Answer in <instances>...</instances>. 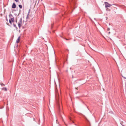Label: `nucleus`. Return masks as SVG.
I'll return each instance as SVG.
<instances>
[{
  "label": "nucleus",
  "instance_id": "obj_1",
  "mask_svg": "<svg viewBox=\"0 0 126 126\" xmlns=\"http://www.w3.org/2000/svg\"><path fill=\"white\" fill-rule=\"evenodd\" d=\"M22 19L21 18L19 20L18 23V26L19 29H20V28L21 26V24H22Z\"/></svg>",
  "mask_w": 126,
  "mask_h": 126
},
{
  "label": "nucleus",
  "instance_id": "obj_2",
  "mask_svg": "<svg viewBox=\"0 0 126 126\" xmlns=\"http://www.w3.org/2000/svg\"><path fill=\"white\" fill-rule=\"evenodd\" d=\"M105 7L106 8H107V7H110L112 5V4H110L107 2H105Z\"/></svg>",
  "mask_w": 126,
  "mask_h": 126
},
{
  "label": "nucleus",
  "instance_id": "obj_3",
  "mask_svg": "<svg viewBox=\"0 0 126 126\" xmlns=\"http://www.w3.org/2000/svg\"><path fill=\"white\" fill-rule=\"evenodd\" d=\"M9 16L10 18H11V17H13V18H11L10 19L12 21V22H14L15 21L14 18V17H13V15L11 14H10L9 15Z\"/></svg>",
  "mask_w": 126,
  "mask_h": 126
},
{
  "label": "nucleus",
  "instance_id": "obj_4",
  "mask_svg": "<svg viewBox=\"0 0 126 126\" xmlns=\"http://www.w3.org/2000/svg\"><path fill=\"white\" fill-rule=\"evenodd\" d=\"M85 119L86 120V121L87 122L88 126H91L90 122L88 119L86 118V117H85Z\"/></svg>",
  "mask_w": 126,
  "mask_h": 126
},
{
  "label": "nucleus",
  "instance_id": "obj_5",
  "mask_svg": "<svg viewBox=\"0 0 126 126\" xmlns=\"http://www.w3.org/2000/svg\"><path fill=\"white\" fill-rule=\"evenodd\" d=\"M16 7V5L14 3H13L12 6V8H15Z\"/></svg>",
  "mask_w": 126,
  "mask_h": 126
},
{
  "label": "nucleus",
  "instance_id": "obj_6",
  "mask_svg": "<svg viewBox=\"0 0 126 126\" xmlns=\"http://www.w3.org/2000/svg\"><path fill=\"white\" fill-rule=\"evenodd\" d=\"M20 36H19L18 37L17 39V40H16V43H19V41L20 40Z\"/></svg>",
  "mask_w": 126,
  "mask_h": 126
},
{
  "label": "nucleus",
  "instance_id": "obj_7",
  "mask_svg": "<svg viewBox=\"0 0 126 126\" xmlns=\"http://www.w3.org/2000/svg\"><path fill=\"white\" fill-rule=\"evenodd\" d=\"M2 90L5 91H7V89L6 87H4L2 89Z\"/></svg>",
  "mask_w": 126,
  "mask_h": 126
},
{
  "label": "nucleus",
  "instance_id": "obj_8",
  "mask_svg": "<svg viewBox=\"0 0 126 126\" xmlns=\"http://www.w3.org/2000/svg\"><path fill=\"white\" fill-rule=\"evenodd\" d=\"M13 26H14L15 27L16 29H17V27L16 26V25L15 24H14V23L13 24Z\"/></svg>",
  "mask_w": 126,
  "mask_h": 126
},
{
  "label": "nucleus",
  "instance_id": "obj_9",
  "mask_svg": "<svg viewBox=\"0 0 126 126\" xmlns=\"http://www.w3.org/2000/svg\"><path fill=\"white\" fill-rule=\"evenodd\" d=\"M29 14H28L27 15V17H26V19H29Z\"/></svg>",
  "mask_w": 126,
  "mask_h": 126
},
{
  "label": "nucleus",
  "instance_id": "obj_10",
  "mask_svg": "<svg viewBox=\"0 0 126 126\" xmlns=\"http://www.w3.org/2000/svg\"><path fill=\"white\" fill-rule=\"evenodd\" d=\"M18 6L20 9H21L22 8V5L21 4L19 5Z\"/></svg>",
  "mask_w": 126,
  "mask_h": 126
},
{
  "label": "nucleus",
  "instance_id": "obj_11",
  "mask_svg": "<svg viewBox=\"0 0 126 126\" xmlns=\"http://www.w3.org/2000/svg\"><path fill=\"white\" fill-rule=\"evenodd\" d=\"M12 21L10 19L9 20V22L11 24H12Z\"/></svg>",
  "mask_w": 126,
  "mask_h": 126
},
{
  "label": "nucleus",
  "instance_id": "obj_12",
  "mask_svg": "<svg viewBox=\"0 0 126 126\" xmlns=\"http://www.w3.org/2000/svg\"><path fill=\"white\" fill-rule=\"evenodd\" d=\"M30 9H29V11L28 13V14H29H29L30 13Z\"/></svg>",
  "mask_w": 126,
  "mask_h": 126
},
{
  "label": "nucleus",
  "instance_id": "obj_13",
  "mask_svg": "<svg viewBox=\"0 0 126 126\" xmlns=\"http://www.w3.org/2000/svg\"><path fill=\"white\" fill-rule=\"evenodd\" d=\"M107 31H109L110 30V28H107Z\"/></svg>",
  "mask_w": 126,
  "mask_h": 126
},
{
  "label": "nucleus",
  "instance_id": "obj_14",
  "mask_svg": "<svg viewBox=\"0 0 126 126\" xmlns=\"http://www.w3.org/2000/svg\"><path fill=\"white\" fill-rule=\"evenodd\" d=\"M59 111L60 112V113H61V112H62V111H61V110H60V109H59Z\"/></svg>",
  "mask_w": 126,
  "mask_h": 126
},
{
  "label": "nucleus",
  "instance_id": "obj_15",
  "mask_svg": "<svg viewBox=\"0 0 126 126\" xmlns=\"http://www.w3.org/2000/svg\"><path fill=\"white\" fill-rule=\"evenodd\" d=\"M1 85L2 86V85H3L4 86H5V85L3 84V83H2L1 84Z\"/></svg>",
  "mask_w": 126,
  "mask_h": 126
},
{
  "label": "nucleus",
  "instance_id": "obj_16",
  "mask_svg": "<svg viewBox=\"0 0 126 126\" xmlns=\"http://www.w3.org/2000/svg\"><path fill=\"white\" fill-rule=\"evenodd\" d=\"M15 1L16 2H18L19 1V0H15Z\"/></svg>",
  "mask_w": 126,
  "mask_h": 126
},
{
  "label": "nucleus",
  "instance_id": "obj_17",
  "mask_svg": "<svg viewBox=\"0 0 126 126\" xmlns=\"http://www.w3.org/2000/svg\"><path fill=\"white\" fill-rule=\"evenodd\" d=\"M64 39H65L66 40H69V39H66V38H64Z\"/></svg>",
  "mask_w": 126,
  "mask_h": 126
},
{
  "label": "nucleus",
  "instance_id": "obj_18",
  "mask_svg": "<svg viewBox=\"0 0 126 126\" xmlns=\"http://www.w3.org/2000/svg\"><path fill=\"white\" fill-rule=\"evenodd\" d=\"M60 36L62 38H63L64 39V38H63V37L62 36Z\"/></svg>",
  "mask_w": 126,
  "mask_h": 126
},
{
  "label": "nucleus",
  "instance_id": "obj_19",
  "mask_svg": "<svg viewBox=\"0 0 126 126\" xmlns=\"http://www.w3.org/2000/svg\"><path fill=\"white\" fill-rule=\"evenodd\" d=\"M6 21H8V19H7V17H6Z\"/></svg>",
  "mask_w": 126,
  "mask_h": 126
},
{
  "label": "nucleus",
  "instance_id": "obj_20",
  "mask_svg": "<svg viewBox=\"0 0 126 126\" xmlns=\"http://www.w3.org/2000/svg\"><path fill=\"white\" fill-rule=\"evenodd\" d=\"M69 119H70V120H72L71 119V118H69Z\"/></svg>",
  "mask_w": 126,
  "mask_h": 126
},
{
  "label": "nucleus",
  "instance_id": "obj_21",
  "mask_svg": "<svg viewBox=\"0 0 126 126\" xmlns=\"http://www.w3.org/2000/svg\"><path fill=\"white\" fill-rule=\"evenodd\" d=\"M110 32H108V33L109 34H110Z\"/></svg>",
  "mask_w": 126,
  "mask_h": 126
},
{
  "label": "nucleus",
  "instance_id": "obj_22",
  "mask_svg": "<svg viewBox=\"0 0 126 126\" xmlns=\"http://www.w3.org/2000/svg\"><path fill=\"white\" fill-rule=\"evenodd\" d=\"M16 23H17V20H16Z\"/></svg>",
  "mask_w": 126,
  "mask_h": 126
},
{
  "label": "nucleus",
  "instance_id": "obj_23",
  "mask_svg": "<svg viewBox=\"0 0 126 126\" xmlns=\"http://www.w3.org/2000/svg\"><path fill=\"white\" fill-rule=\"evenodd\" d=\"M122 126H124V125H122Z\"/></svg>",
  "mask_w": 126,
  "mask_h": 126
},
{
  "label": "nucleus",
  "instance_id": "obj_24",
  "mask_svg": "<svg viewBox=\"0 0 126 126\" xmlns=\"http://www.w3.org/2000/svg\"><path fill=\"white\" fill-rule=\"evenodd\" d=\"M34 118H33V120H34Z\"/></svg>",
  "mask_w": 126,
  "mask_h": 126
},
{
  "label": "nucleus",
  "instance_id": "obj_25",
  "mask_svg": "<svg viewBox=\"0 0 126 126\" xmlns=\"http://www.w3.org/2000/svg\"><path fill=\"white\" fill-rule=\"evenodd\" d=\"M7 24V25H8V24Z\"/></svg>",
  "mask_w": 126,
  "mask_h": 126
}]
</instances>
